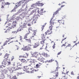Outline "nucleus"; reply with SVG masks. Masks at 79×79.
I'll return each mask as SVG.
<instances>
[{
  "label": "nucleus",
  "mask_w": 79,
  "mask_h": 79,
  "mask_svg": "<svg viewBox=\"0 0 79 79\" xmlns=\"http://www.w3.org/2000/svg\"><path fill=\"white\" fill-rule=\"evenodd\" d=\"M14 26L15 27H16V24L14 25Z\"/></svg>",
  "instance_id": "obj_63"
},
{
  "label": "nucleus",
  "mask_w": 79,
  "mask_h": 79,
  "mask_svg": "<svg viewBox=\"0 0 79 79\" xmlns=\"http://www.w3.org/2000/svg\"><path fill=\"white\" fill-rule=\"evenodd\" d=\"M41 38L42 40H46L45 38V35L44 34H41Z\"/></svg>",
  "instance_id": "obj_22"
},
{
  "label": "nucleus",
  "mask_w": 79,
  "mask_h": 79,
  "mask_svg": "<svg viewBox=\"0 0 79 79\" xmlns=\"http://www.w3.org/2000/svg\"><path fill=\"white\" fill-rule=\"evenodd\" d=\"M3 5L2 6L1 8H5V5H6L5 4H3Z\"/></svg>",
  "instance_id": "obj_37"
},
{
  "label": "nucleus",
  "mask_w": 79,
  "mask_h": 79,
  "mask_svg": "<svg viewBox=\"0 0 79 79\" xmlns=\"http://www.w3.org/2000/svg\"><path fill=\"white\" fill-rule=\"evenodd\" d=\"M59 10H58L57 11H56L53 14V16L52 17L51 19H53L54 17H55V15H57V14L58 13H59Z\"/></svg>",
  "instance_id": "obj_19"
},
{
  "label": "nucleus",
  "mask_w": 79,
  "mask_h": 79,
  "mask_svg": "<svg viewBox=\"0 0 79 79\" xmlns=\"http://www.w3.org/2000/svg\"><path fill=\"white\" fill-rule=\"evenodd\" d=\"M21 31V29L20 28H19L17 30V32H20V31Z\"/></svg>",
  "instance_id": "obj_42"
},
{
  "label": "nucleus",
  "mask_w": 79,
  "mask_h": 79,
  "mask_svg": "<svg viewBox=\"0 0 79 79\" xmlns=\"http://www.w3.org/2000/svg\"><path fill=\"white\" fill-rule=\"evenodd\" d=\"M43 11H44V9H42L40 10V12H43Z\"/></svg>",
  "instance_id": "obj_57"
},
{
  "label": "nucleus",
  "mask_w": 79,
  "mask_h": 79,
  "mask_svg": "<svg viewBox=\"0 0 79 79\" xmlns=\"http://www.w3.org/2000/svg\"><path fill=\"white\" fill-rule=\"evenodd\" d=\"M31 39H32V38L29 37L27 38H26L25 39V40H26V41L28 42H31Z\"/></svg>",
  "instance_id": "obj_18"
},
{
  "label": "nucleus",
  "mask_w": 79,
  "mask_h": 79,
  "mask_svg": "<svg viewBox=\"0 0 79 79\" xmlns=\"http://www.w3.org/2000/svg\"><path fill=\"white\" fill-rule=\"evenodd\" d=\"M21 61L22 63H26V60L24 59H22L21 60Z\"/></svg>",
  "instance_id": "obj_30"
},
{
  "label": "nucleus",
  "mask_w": 79,
  "mask_h": 79,
  "mask_svg": "<svg viewBox=\"0 0 79 79\" xmlns=\"http://www.w3.org/2000/svg\"><path fill=\"white\" fill-rule=\"evenodd\" d=\"M71 74L72 75H74V73H73V72H71Z\"/></svg>",
  "instance_id": "obj_59"
},
{
  "label": "nucleus",
  "mask_w": 79,
  "mask_h": 79,
  "mask_svg": "<svg viewBox=\"0 0 79 79\" xmlns=\"http://www.w3.org/2000/svg\"><path fill=\"white\" fill-rule=\"evenodd\" d=\"M17 79V77H16V76H14L13 77L12 79Z\"/></svg>",
  "instance_id": "obj_36"
},
{
  "label": "nucleus",
  "mask_w": 79,
  "mask_h": 79,
  "mask_svg": "<svg viewBox=\"0 0 79 79\" xmlns=\"http://www.w3.org/2000/svg\"><path fill=\"white\" fill-rule=\"evenodd\" d=\"M30 0H24V1L25 2V3H27Z\"/></svg>",
  "instance_id": "obj_38"
},
{
  "label": "nucleus",
  "mask_w": 79,
  "mask_h": 79,
  "mask_svg": "<svg viewBox=\"0 0 79 79\" xmlns=\"http://www.w3.org/2000/svg\"><path fill=\"white\" fill-rule=\"evenodd\" d=\"M54 21L53 20H52V19H51L50 21V25H51L49 27V29L50 31H52V27H53V25L54 24Z\"/></svg>",
  "instance_id": "obj_7"
},
{
  "label": "nucleus",
  "mask_w": 79,
  "mask_h": 79,
  "mask_svg": "<svg viewBox=\"0 0 79 79\" xmlns=\"http://www.w3.org/2000/svg\"><path fill=\"white\" fill-rule=\"evenodd\" d=\"M36 4H33L31 6V8H30V9H33V8H36L37 6Z\"/></svg>",
  "instance_id": "obj_21"
},
{
  "label": "nucleus",
  "mask_w": 79,
  "mask_h": 79,
  "mask_svg": "<svg viewBox=\"0 0 79 79\" xmlns=\"http://www.w3.org/2000/svg\"><path fill=\"white\" fill-rule=\"evenodd\" d=\"M58 23H60V24H63V25H64V21L63 20H58Z\"/></svg>",
  "instance_id": "obj_20"
},
{
  "label": "nucleus",
  "mask_w": 79,
  "mask_h": 79,
  "mask_svg": "<svg viewBox=\"0 0 79 79\" xmlns=\"http://www.w3.org/2000/svg\"><path fill=\"white\" fill-rule=\"evenodd\" d=\"M39 55V52H35L32 54V56L33 57H35V58H37V56Z\"/></svg>",
  "instance_id": "obj_9"
},
{
  "label": "nucleus",
  "mask_w": 79,
  "mask_h": 79,
  "mask_svg": "<svg viewBox=\"0 0 79 79\" xmlns=\"http://www.w3.org/2000/svg\"><path fill=\"white\" fill-rule=\"evenodd\" d=\"M3 65H1L0 66V69H3Z\"/></svg>",
  "instance_id": "obj_52"
},
{
  "label": "nucleus",
  "mask_w": 79,
  "mask_h": 79,
  "mask_svg": "<svg viewBox=\"0 0 79 79\" xmlns=\"http://www.w3.org/2000/svg\"><path fill=\"white\" fill-rule=\"evenodd\" d=\"M43 13L44 12H40V15H43Z\"/></svg>",
  "instance_id": "obj_45"
},
{
  "label": "nucleus",
  "mask_w": 79,
  "mask_h": 79,
  "mask_svg": "<svg viewBox=\"0 0 79 79\" xmlns=\"http://www.w3.org/2000/svg\"><path fill=\"white\" fill-rule=\"evenodd\" d=\"M42 55H43L44 56V57H45V58H47V57H49V56H50L49 55H48V54H47V53H45V52H43L42 53Z\"/></svg>",
  "instance_id": "obj_17"
},
{
  "label": "nucleus",
  "mask_w": 79,
  "mask_h": 79,
  "mask_svg": "<svg viewBox=\"0 0 79 79\" xmlns=\"http://www.w3.org/2000/svg\"><path fill=\"white\" fill-rule=\"evenodd\" d=\"M14 27L13 26H11V27L10 28V29H14Z\"/></svg>",
  "instance_id": "obj_50"
},
{
  "label": "nucleus",
  "mask_w": 79,
  "mask_h": 79,
  "mask_svg": "<svg viewBox=\"0 0 79 79\" xmlns=\"http://www.w3.org/2000/svg\"><path fill=\"white\" fill-rule=\"evenodd\" d=\"M24 69H25V71H27L28 70L27 69H29V68H27L26 67H24Z\"/></svg>",
  "instance_id": "obj_39"
},
{
  "label": "nucleus",
  "mask_w": 79,
  "mask_h": 79,
  "mask_svg": "<svg viewBox=\"0 0 79 79\" xmlns=\"http://www.w3.org/2000/svg\"><path fill=\"white\" fill-rule=\"evenodd\" d=\"M43 55H41L40 54V57L42 59H43V60H45V58H43Z\"/></svg>",
  "instance_id": "obj_35"
},
{
  "label": "nucleus",
  "mask_w": 79,
  "mask_h": 79,
  "mask_svg": "<svg viewBox=\"0 0 79 79\" xmlns=\"http://www.w3.org/2000/svg\"><path fill=\"white\" fill-rule=\"evenodd\" d=\"M34 17L35 18H39V17H40V16L38 14H37L36 15H34Z\"/></svg>",
  "instance_id": "obj_31"
},
{
  "label": "nucleus",
  "mask_w": 79,
  "mask_h": 79,
  "mask_svg": "<svg viewBox=\"0 0 79 79\" xmlns=\"http://www.w3.org/2000/svg\"><path fill=\"white\" fill-rule=\"evenodd\" d=\"M2 21V18H1V16H0V22H1Z\"/></svg>",
  "instance_id": "obj_56"
},
{
  "label": "nucleus",
  "mask_w": 79,
  "mask_h": 79,
  "mask_svg": "<svg viewBox=\"0 0 79 79\" xmlns=\"http://www.w3.org/2000/svg\"><path fill=\"white\" fill-rule=\"evenodd\" d=\"M40 46V44H39V42L37 41L36 43H35V45L34 46V48H36L37 47H39V46Z\"/></svg>",
  "instance_id": "obj_15"
},
{
  "label": "nucleus",
  "mask_w": 79,
  "mask_h": 79,
  "mask_svg": "<svg viewBox=\"0 0 79 79\" xmlns=\"http://www.w3.org/2000/svg\"><path fill=\"white\" fill-rule=\"evenodd\" d=\"M15 69L14 70L15 71L16 70V67H13L12 68H11L9 70V71H10V74H12V73H13V71H14V69Z\"/></svg>",
  "instance_id": "obj_14"
},
{
  "label": "nucleus",
  "mask_w": 79,
  "mask_h": 79,
  "mask_svg": "<svg viewBox=\"0 0 79 79\" xmlns=\"http://www.w3.org/2000/svg\"><path fill=\"white\" fill-rule=\"evenodd\" d=\"M9 56H10V54H8V53H6L5 55L4 56V60H9L10 61V58H9Z\"/></svg>",
  "instance_id": "obj_8"
},
{
  "label": "nucleus",
  "mask_w": 79,
  "mask_h": 79,
  "mask_svg": "<svg viewBox=\"0 0 79 79\" xmlns=\"http://www.w3.org/2000/svg\"><path fill=\"white\" fill-rule=\"evenodd\" d=\"M39 71V69H33V70L31 71V73H34V71L36 72L37 71Z\"/></svg>",
  "instance_id": "obj_28"
},
{
  "label": "nucleus",
  "mask_w": 79,
  "mask_h": 79,
  "mask_svg": "<svg viewBox=\"0 0 79 79\" xmlns=\"http://www.w3.org/2000/svg\"><path fill=\"white\" fill-rule=\"evenodd\" d=\"M29 34V33H28L25 34V35L24 36V39H27V36H28V35Z\"/></svg>",
  "instance_id": "obj_25"
},
{
  "label": "nucleus",
  "mask_w": 79,
  "mask_h": 79,
  "mask_svg": "<svg viewBox=\"0 0 79 79\" xmlns=\"http://www.w3.org/2000/svg\"><path fill=\"white\" fill-rule=\"evenodd\" d=\"M31 44H28V46H25L23 48V50L25 51H29V50H31Z\"/></svg>",
  "instance_id": "obj_5"
},
{
  "label": "nucleus",
  "mask_w": 79,
  "mask_h": 79,
  "mask_svg": "<svg viewBox=\"0 0 79 79\" xmlns=\"http://www.w3.org/2000/svg\"><path fill=\"white\" fill-rule=\"evenodd\" d=\"M8 63V65H10L11 64V62H7Z\"/></svg>",
  "instance_id": "obj_54"
},
{
  "label": "nucleus",
  "mask_w": 79,
  "mask_h": 79,
  "mask_svg": "<svg viewBox=\"0 0 79 79\" xmlns=\"http://www.w3.org/2000/svg\"><path fill=\"white\" fill-rule=\"evenodd\" d=\"M40 65H39L38 64H36V68H40Z\"/></svg>",
  "instance_id": "obj_33"
},
{
  "label": "nucleus",
  "mask_w": 79,
  "mask_h": 79,
  "mask_svg": "<svg viewBox=\"0 0 79 79\" xmlns=\"http://www.w3.org/2000/svg\"><path fill=\"white\" fill-rule=\"evenodd\" d=\"M35 10H33L31 12V15H33V14H34L35 13Z\"/></svg>",
  "instance_id": "obj_34"
},
{
  "label": "nucleus",
  "mask_w": 79,
  "mask_h": 79,
  "mask_svg": "<svg viewBox=\"0 0 79 79\" xmlns=\"http://www.w3.org/2000/svg\"><path fill=\"white\" fill-rule=\"evenodd\" d=\"M7 39L9 40H6L4 43L3 46H5L7 44V43L9 42H10V43H8V44H13L14 42H18V40H17L16 38L15 37L10 38L9 39Z\"/></svg>",
  "instance_id": "obj_1"
},
{
  "label": "nucleus",
  "mask_w": 79,
  "mask_h": 79,
  "mask_svg": "<svg viewBox=\"0 0 79 79\" xmlns=\"http://www.w3.org/2000/svg\"><path fill=\"white\" fill-rule=\"evenodd\" d=\"M17 64L18 65L17 66V68L15 70H18L19 69H20V67L19 66H21V62H17Z\"/></svg>",
  "instance_id": "obj_11"
},
{
  "label": "nucleus",
  "mask_w": 79,
  "mask_h": 79,
  "mask_svg": "<svg viewBox=\"0 0 79 79\" xmlns=\"http://www.w3.org/2000/svg\"><path fill=\"white\" fill-rule=\"evenodd\" d=\"M8 26L6 27H10V26H11V23H9L8 24Z\"/></svg>",
  "instance_id": "obj_40"
},
{
  "label": "nucleus",
  "mask_w": 79,
  "mask_h": 79,
  "mask_svg": "<svg viewBox=\"0 0 79 79\" xmlns=\"http://www.w3.org/2000/svg\"><path fill=\"white\" fill-rule=\"evenodd\" d=\"M44 5V4H43V3H38L37 4V5H38V6H43Z\"/></svg>",
  "instance_id": "obj_26"
},
{
  "label": "nucleus",
  "mask_w": 79,
  "mask_h": 79,
  "mask_svg": "<svg viewBox=\"0 0 79 79\" xmlns=\"http://www.w3.org/2000/svg\"><path fill=\"white\" fill-rule=\"evenodd\" d=\"M62 78L64 79H67V78H66V74L65 73L63 74L62 75Z\"/></svg>",
  "instance_id": "obj_27"
},
{
  "label": "nucleus",
  "mask_w": 79,
  "mask_h": 79,
  "mask_svg": "<svg viewBox=\"0 0 79 79\" xmlns=\"http://www.w3.org/2000/svg\"><path fill=\"white\" fill-rule=\"evenodd\" d=\"M7 60L4 59L2 63V64H4V65H6V64L8 63V61H7Z\"/></svg>",
  "instance_id": "obj_16"
},
{
  "label": "nucleus",
  "mask_w": 79,
  "mask_h": 79,
  "mask_svg": "<svg viewBox=\"0 0 79 79\" xmlns=\"http://www.w3.org/2000/svg\"><path fill=\"white\" fill-rule=\"evenodd\" d=\"M66 39V38H65L64 39H63L62 40V41H63V40H65V39Z\"/></svg>",
  "instance_id": "obj_62"
},
{
  "label": "nucleus",
  "mask_w": 79,
  "mask_h": 79,
  "mask_svg": "<svg viewBox=\"0 0 79 79\" xmlns=\"http://www.w3.org/2000/svg\"><path fill=\"white\" fill-rule=\"evenodd\" d=\"M25 2V1H24V0H23L22 1H20L18 4L16 6H21L22 4L23 3H24Z\"/></svg>",
  "instance_id": "obj_12"
},
{
  "label": "nucleus",
  "mask_w": 79,
  "mask_h": 79,
  "mask_svg": "<svg viewBox=\"0 0 79 79\" xmlns=\"http://www.w3.org/2000/svg\"><path fill=\"white\" fill-rule=\"evenodd\" d=\"M38 60H39V61H40L39 62V63L40 64H42V63H46L48 62V60L44 61V60H43L42 58H41V57H40V56L38 58Z\"/></svg>",
  "instance_id": "obj_3"
},
{
  "label": "nucleus",
  "mask_w": 79,
  "mask_h": 79,
  "mask_svg": "<svg viewBox=\"0 0 79 79\" xmlns=\"http://www.w3.org/2000/svg\"><path fill=\"white\" fill-rule=\"evenodd\" d=\"M61 51H60V52H59L58 53V54H57L58 55H60V54H61Z\"/></svg>",
  "instance_id": "obj_53"
},
{
  "label": "nucleus",
  "mask_w": 79,
  "mask_h": 79,
  "mask_svg": "<svg viewBox=\"0 0 79 79\" xmlns=\"http://www.w3.org/2000/svg\"><path fill=\"white\" fill-rule=\"evenodd\" d=\"M51 73L52 74L54 77L55 76L56 77H57L58 76L59 73L58 70H55L53 71H52L51 72Z\"/></svg>",
  "instance_id": "obj_2"
},
{
  "label": "nucleus",
  "mask_w": 79,
  "mask_h": 79,
  "mask_svg": "<svg viewBox=\"0 0 79 79\" xmlns=\"http://www.w3.org/2000/svg\"><path fill=\"white\" fill-rule=\"evenodd\" d=\"M55 44L54 43L53 46H52L53 48H55Z\"/></svg>",
  "instance_id": "obj_51"
},
{
  "label": "nucleus",
  "mask_w": 79,
  "mask_h": 79,
  "mask_svg": "<svg viewBox=\"0 0 79 79\" xmlns=\"http://www.w3.org/2000/svg\"><path fill=\"white\" fill-rule=\"evenodd\" d=\"M26 56H19V58H27V57H28V54H27V53H26Z\"/></svg>",
  "instance_id": "obj_23"
},
{
  "label": "nucleus",
  "mask_w": 79,
  "mask_h": 79,
  "mask_svg": "<svg viewBox=\"0 0 79 79\" xmlns=\"http://www.w3.org/2000/svg\"><path fill=\"white\" fill-rule=\"evenodd\" d=\"M24 3H25L23 4V5H22V6H25V4H26L27 3H25V2H24Z\"/></svg>",
  "instance_id": "obj_58"
},
{
  "label": "nucleus",
  "mask_w": 79,
  "mask_h": 79,
  "mask_svg": "<svg viewBox=\"0 0 79 79\" xmlns=\"http://www.w3.org/2000/svg\"><path fill=\"white\" fill-rule=\"evenodd\" d=\"M13 59H14V56H13L12 57V59H11V61H13Z\"/></svg>",
  "instance_id": "obj_55"
},
{
  "label": "nucleus",
  "mask_w": 79,
  "mask_h": 79,
  "mask_svg": "<svg viewBox=\"0 0 79 79\" xmlns=\"http://www.w3.org/2000/svg\"><path fill=\"white\" fill-rule=\"evenodd\" d=\"M0 2H2V4H4L6 5H10V3L8 2H5V1L4 0H0Z\"/></svg>",
  "instance_id": "obj_13"
},
{
  "label": "nucleus",
  "mask_w": 79,
  "mask_h": 79,
  "mask_svg": "<svg viewBox=\"0 0 79 79\" xmlns=\"http://www.w3.org/2000/svg\"><path fill=\"white\" fill-rule=\"evenodd\" d=\"M20 40L21 42H22L23 41V40H22V36H20Z\"/></svg>",
  "instance_id": "obj_41"
},
{
  "label": "nucleus",
  "mask_w": 79,
  "mask_h": 79,
  "mask_svg": "<svg viewBox=\"0 0 79 79\" xmlns=\"http://www.w3.org/2000/svg\"><path fill=\"white\" fill-rule=\"evenodd\" d=\"M36 34V33H35V31H34L33 34V35H35Z\"/></svg>",
  "instance_id": "obj_49"
},
{
  "label": "nucleus",
  "mask_w": 79,
  "mask_h": 79,
  "mask_svg": "<svg viewBox=\"0 0 79 79\" xmlns=\"http://www.w3.org/2000/svg\"><path fill=\"white\" fill-rule=\"evenodd\" d=\"M50 79H54V78L52 77L51 78H50Z\"/></svg>",
  "instance_id": "obj_64"
},
{
  "label": "nucleus",
  "mask_w": 79,
  "mask_h": 79,
  "mask_svg": "<svg viewBox=\"0 0 79 79\" xmlns=\"http://www.w3.org/2000/svg\"><path fill=\"white\" fill-rule=\"evenodd\" d=\"M70 46L71 44H69L66 46V47H65V48H67V47H70Z\"/></svg>",
  "instance_id": "obj_43"
},
{
  "label": "nucleus",
  "mask_w": 79,
  "mask_h": 79,
  "mask_svg": "<svg viewBox=\"0 0 79 79\" xmlns=\"http://www.w3.org/2000/svg\"><path fill=\"white\" fill-rule=\"evenodd\" d=\"M13 19L12 18L10 19V21H11V22H12V21H13Z\"/></svg>",
  "instance_id": "obj_60"
},
{
  "label": "nucleus",
  "mask_w": 79,
  "mask_h": 79,
  "mask_svg": "<svg viewBox=\"0 0 79 79\" xmlns=\"http://www.w3.org/2000/svg\"><path fill=\"white\" fill-rule=\"evenodd\" d=\"M15 33H16V31H13L12 32V33L14 34H15Z\"/></svg>",
  "instance_id": "obj_47"
},
{
  "label": "nucleus",
  "mask_w": 79,
  "mask_h": 79,
  "mask_svg": "<svg viewBox=\"0 0 79 79\" xmlns=\"http://www.w3.org/2000/svg\"><path fill=\"white\" fill-rule=\"evenodd\" d=\"M8 21H6V22L5 24H8Z\"/></svg>",
  "instance_id": "obj_61"
},
{
  "label": "nucleus",
  "mask_w": 79,
  "mask_h": 79,
  "mask_svg": "<svg viewBox=\"0 0 79 79\" xmlns=\"http://www.w3.org/2000/svg\"><path fill=\"white\" fill-rule=\"evenodd\" d=\"M44 34L46 35H47V34L48 35H50L52 34V31L51 30H48L45 32Z\"/></svg>",
  "instance_id": "obj_10"
},
{
  "label": "nucleus",
  "mask_w": 79,
  "mask_h": 79,
  "mask_svg": "<svg viewBox=\"0 0 79 79\" xmlns=\"http://www.w3.org/2000/svg\"><path fill=\"white\" fill-rule=\"evenodd\" d=\"M9 29H7L6 31L5 32H5H9Z\"/></svg>",
  "instance_id": "obj_48"
},
{
  "label": "nucleus",
  "mask_w": 79,
  "mask_h": 79,
  "mask_svg": "<svg viewBox=\"0 0 79 79\" xmlns=\"http://www.w3.org/2000/svg\"><path fill=\"white\" fill-rule=\"evenodd\" d=\"M42 40L40 42V44L39 46V47L40 49H42L43 48H45L44 47V44L45 43V41L46 40Z\"/></svg>",
  "instance_id": "obj_6"
},
{
  "label": "nucleus",
  "mask_w": 79,
  "mask_h": 79,
  "mask_svg": "<svg viewBox=\"0 0 79 79\" xmlns=\"http://www.w3.org/2000/svg\"><path fill=\"white\" fill-rule=\"evenodd\" d=\"M45 27V26L44 25H43L42 26V31H43V30H44V27Z\"/></svg>",
  "instance_id": "obj_46"
},
{
  "label": "nucleus",
  "mask_w": 79,
  "mask_h": 79,
  "mask_svg": "<svg viewBox=\"0 0 79 79\" xmlns=\"http://www.w3.org/2000/svg\"><path fill=\"white\" fill-rule=\"evenodd\" d=\"M34 61H35V60H33V61L32 62L31 61L29 62V65H28V66H30V68H29V69L31 70L32 69V66L35 65V62Z\"/></svg>",
  "instance_id": "obj_4"
},
{
  "label": "nucleus",
  "mask_w": 79,
  "mask_h": 79,
  "mask_svg": "<svg viewBox=\"0 0 79 79\" xmlns=\"http://www.w3.org/2000/svg\"><path fill=\"white\" fill-rule=\"evenodd\" d=\"M28 23H29L28 24V26H31V24L32 25L33 24V22L32 21L31 22L29 21H28Z\"/></svg>",
  "instance_id": "obj_24"
},
{
  "label": "nucleus",
  "mask_w": 79,
  "mask_h": 79,
  "mask_svg": "<svg viewBox=\"0 0 79 79\" xmlns=\"http://www.w3.org/2000/svg\"><path fill=\"white\" fill-rule=\"evenodd\" d=\"M0 77L2 78V79H4V78H5V75H4L3 73H2V74L0 76Z\"/></svg>",
  "instance_id": "obj_29"
},
{
  "label": "nucleus",
  "mask_w": 79,
  "mask_h": 79,
  "mask_svg": "<svg viewBox=\"0 0 79 79\" xmlns=\"http://www.w3.org/2000/svg\"><path fill=\"white\" fill-rule=\"evenodd\" d=\"M8 77H9L10 79H12V78L11 77V75H9L8 76Z\"/></svg>",
  "instance_id": "obj_44"
},
{
  "label": "nucleus",
  "mask_w": 79,
  "mask_h": 79,
  "mask_svg": "<svg viewBox=\"0 0 79 79\" xmlns=\"http://www.w3.org/2000/svg\"><path fill=\"white\" fill-rule=\"evenodd\" d=\"M23 28H25L26 27V23H24L23 24Z\"/></svg>",
  "instance_id": "obj_32"
}]
</instances>
